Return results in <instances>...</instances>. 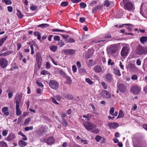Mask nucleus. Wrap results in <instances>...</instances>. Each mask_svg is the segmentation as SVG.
Wrapping results in <instances>:
<instances>
[{
    "label": "nucleus",
    "instance_id": "412c9836",
    "mask_svg": "<svg viewBox=\"0 0 147 147\" xmlns=\"http://www.w3.org/2000/svg\"><path fill=\"white\" fill-rule=\"evenodd\" d=\"M113 71L115 74L118 76H120L121 75L119 69L117 68H114L113 69Z\"/></svg>",
    "mask_w": 147,
    "mask_h": 147
},
{
    "label": "nucleus",
    "instance_id": "6ab92c4d",
    "mask_svg": "<svg viewBox=\"0 0 147 147\" xmlns=\"http://www.w3.org/2000/svg\"><path fill=\"white\" fill-rule=\"evenodd\" d=\"M18 144L20 146L23 147L26 146L27 144L26 142L20 140L19 141Z\"/></svg>",
    "mask_w": 147,
    "mask_h": 147
},
{
    "label": "nucleus",
    "instance_id": "49530a36",
    "mask_svg": "<svg viewBox=\"0 0 147 147\" xmlns=\"http://www.w3.org/2000/svg\"><path fill=\"white\" fill-rule=\"evenodd\" d=\"M95 139L96 141L98 142L101 140V137L99 135H97L96 136Z\"/></svg>",
    "mask_w": 147,
    "mask_h": 147
},
{
    "label": "nucleus",
    "instance_id": "5fc2aeb1",
    "mask_svg": "<svg viewBox=\"0 0 147 147\" xmlns=\"http://www.w3.org/2000/svg\"><path fill=\"white\" fill-rule=\"evenodd\" d=\"M30 9L33 11H34L36 9L37 7L35 6H31L30 7Z\"/></svg>",
    "mask_w": 147,
    "mask_h": 147
},
{
    "label": "nucleus",
    "instance_id": "e433bc0d",
    "mask_svg": "<svg viewBox=\"0 0 147 147\" xmlns=\"http://www.w3.org/2000/svg\"><path fill=\"white\" fill-rule=\"evenodd\" d=\"M65 98H68L69 99H72L73 98V97L72 95L70 94H68L65 96Z\"/></svg>",
    "mask_w": 147,
    "mask_h": 147
},
{
    "label": "nucleus",
    "instance_id": "4c0bfd02",
    "mask_svg": "<svg viewBox=\"0 0 147 147\" xmlns=\"http://www.w3.org/2000/svg\"><path fill=\"white\" fill-rule=\"evenodd\" d=\"M110 5V2L108 0L105 1L104 2V5L105 6H107V7H108Z\"/></svg>",
    "mask_w": 147,
    "mask_h": 147
},
{
    "label": "nucleus",
    "instance_id": "bb28decb",
    "mask_svg": "<svg viewBox=\"0 0 147 147\" xmlns=\"http://www.w3.org/2000/svg\"><path fill=\"white\" fill-rule=\"evenodd\" d=\"M49 26V25L47 24H42L38 25L37 26L38 28L40 27L41 28H44L48 27Z\"/></svg>",
    "mask_w": 147,
    "mask_h": 147
},
{
    "label": "nucleus",
    "instance_id": "4d7b16f0",
    "mask_svg": "<svg viewBox=\"0 0 147 147\" xmlns=\"http://www.w3.org/2000/svg\"><path fill=\"white\" fill-rule=\"evenodd\" d=\"M58 44L61 47H62L63 46L65 45L64 42L62 40H60L58 43Z\"/></svg>",
    "mask_w": 147,
    "mask_h": 147
},
{
    "label": "nucleus",
    "instance_id": "a211bd4d",
    "mask_svg": "<svg viewBox=\"0 0 147 147\" xmlns=\"http://www.w3.org/2000/svg\"><path fill=\"white\" fill-rule=\"evenodd\" d=\"M15 137V135L13 133H11L9 135L6 139L7 141H10L13 140Z\"/></svg>",
    "mask_w": 147,
    "mask_h": 147
},
{
    "label": "nucleus",
    "instance_id": "473e14b6",
    "mask_svg": "<svg viewBox=\"0 0 147 147\" xmlns=\"http://www.w3.org/2000/svg\"><path fill=\"white\" fill-rule=\"evenodd\" d=\"M0 146L1 147H7V143L2 141L0 142Z\"/></svg>",
    "mask_w": 147,
    "mask_h": 147
},
{
    "label": "nucleus",
    "instance_id": "0eeeda50",
    "mask_svg": "<svg viewBox=\"0 0 147 147\" xmlns=\"http://www.w3.org/2000/svg\"><path fill=\"white\" fill-rule=\"evenodd\" d=\"M124 8L128 11H131L134 9V6L132 3L130 2L126 3L124 5Z\"/></svg>",
    "mask_w": 147,
    "mask_h": 147
},
{
    "label": "nucleus",
    "instance_id": "680f3d73",
    "mask_svg": "<svg viewBox=\"0 0 147 147\" xmlns=\"http://www.w3.org/2000/svg\"><path fill=\"white\" fill-rule=\"evenodd\" d=\"M46 67L47 68L49 69L51 67L50 65L49 62H47L46 65Z\"/></svg>",
    "mask_w": 147,
    "mask_h": 147
},
{
    "label": "nucleus",
    "instance_id": "72a5a7b5",
    "mask_svg": "<svg viewBox=\"0 0 147 147\" xmlns=\"http://www.w3.org/2000/svg\"><path fill=\"white\" fill-rule=\"evenodd\" d=\"M62 124L65 126L66 127L67 125V123L65 121V119L63 118H62Z\"/></svg>",
    "mask_w": 147,
    "mask_h": 147
},
{
    "label": "nucleus",
    "instance_id": "6e6552de",
    "mask_svg": "<svg viewBox=\"0 0 147 147\" xmlns=\"http://www.w3.org/2000/svg\"><path fill=\"white\" fill-rule=\"evenodd\" d=\"M36 59L38 67H39L41 64L42 58L40 53H37L36 54Z\"/></svg>",
    "mask_w": 147,
    "mask_h": 147
},
{
    "label": "nucleus",
    "instance_id": "e2e57ef3",
    "mask_svg": "<svg viewBox=\"0 0 147 147\" xmlns=\"http://www.w3.org/2000/svg\"><path fill=\"white\" fill-rule=\"evenodd\" d=\"M48 72L45 70H43L41 72V74L42 75H45L46 74H48Z\"/></svg>",
    "mask_w": 147,
    "mask_h": 147
},
{
    "label": "nucleus",
    "instance_id": "2f4dec72",
    "mask_svg": "<svg viewBox=\"0 0 147 147\" xmlns=\"http://www.w3.org/2000/svg\"><path fill=\"white\" fill-rule=\"evenodd\" d=\"M50 48L51 50L55 52L56 51L57 49V47L56 46L54 45L50 47Z\"/></svg>",
    "mask_w": 147,
    "mask_h": 147
},
{
    "label": "nucleus",
    "instance_id": "f3484780",
    "mask_svg": "<svg viewBox=\"0 0 147 147\" xmlns=\"http://www.w3.org/2000/svg\"><path fill=\"white\" fill-rule=\"evenodd\" d=\"M2 111L5 116H8L9 114L8 111V108L7 107H3L2 109Z\"/></svg>",
    "mask_w": 147,
    "mask_h": 147
},
{
    "label": "nucleus",
    "instance_id": "ea45409f",
    "mask_svg": "<svg viewBox=\"0 0 147 147\" xmlns=\"http://www.w3.org/2000/svg\"><path fill=\"white\" fill-rule=\"evenodd\" d=\"M80 5L82 8H85L86 6V4L84 2H81L80 3Z\"/></svg>",
    "mask_w": 147,
    "mask_h": 147
},
{
    "label": "nucleus",
    "instance_id": "69168bd1",
    "mask_svg": "<svg viewBox=\"0 0 147 147\" xmlns=\"http://www.w3.org/2000/svg\"><path fill=\"white\" fill-rule=\"evenodd\" d=\"M18 134L21 136L22 137H25V135L23 134L22 131H20L19 132Z\"/></svg>",
    "mask_w": 147,
    "mask_h": 147
},
{
    "label": "nucleus",
    "instance_id": "864d4df0",
    "mask_svg": "<svg viewBox=\"0 0 147 147\" xmlns=\"http://www.w3.org/2000/svg\"><path fill=\"white\" fill-rule=\"evenodd\" d=\"M8 131L7 130H3L2 132V134L3 136H6L7 134Z\"/></svg>",
    "mask_w": 147,
    "mask_h": 147
},
{
    "label": "nucleus",
    "instance_id": "7c9ffc66",
    "mask_svg": "<svg viewBox=\"0 0 147 147\" xmlns=\"http://www.w3.org/2000/svg\"><path fill=\"white\" fill-rule=\"evenodd\" d=\"M17 10V15L19 17V18L20 19H22L23 17L24 16L22 14V13L20 12L19 10Z\"/></svg>",
    "mask_w": 147,
    "mask_h": 147
},
{
    "label": "nucleus",
    "instance_id": "f8f14e48",
    "mask_svg": "<svg viewBox=\"0 0 147 147\" xmlns=\"http://www.w3.org/2000/svg\"><path fill=\"white\" fill-rule=\"evenodd\" d=\"M55 142V139L53 137H50L48 138L46 142H45L48 145H51L53 144Z\"/></svg>",
    "mask_w": 147,
    "mask_h": 147
},
{
    "label": "nucleus",
    "instance_id": "9d476101",
    "mask_svg": "<svg viewBox=\"0 0 147 147\" xmlns=\"http://www.w3.org/2000/svg\"><path fill=\"white\" fill-rule=\"evenodd\" d=\"M140 88L136 86H133L131 89V92L135 94H138L140 92Z\"/></svg>",
    "mask_w": 147,
    "mask_h": 147
},
{
    "label": "nucleus",
    "instance_id": "f03ea898",
    "mask_svg": "<svg viewBox=\"0 0 147 147\" xmlns=\"http://www.w3.org/2000/svg\"><path fill=\"white\" fill-rule=\"evenodd\" d=\"M118 49L117 46L115 45H111L107 49L108 53L110 55H112L116 53Z\"/></svg>",
    "mask_w": 147,
    "mask_h": 147
},
{
    "label": "nucleus",
    "instance_id": "423d86ee",
    "mask_svg": "<svg viewBox=\"0 0 147 147\" xmlns=\"http://www.w3.org/2000/svg\"><path fill=\"white\" fill-rule=\"evenodd\" d=\"M129 49L128 47L125 46L123 47L121 52V55L122 57H124L127 55Z\"/></svg>",
    "mask_w": 147,
    "mask_h": 147
},
{
    "label": "nucleus",
    "instance_id": "c03bdc74",
    "mask_svg": "<svg viewBox=\"0 0 147 147\" xmlns=\"http://www.w3.org/2000/svg\"><path fill=\"white\" fill-rule=\"evenodd\" d=\"M30 120V118H28L26 119L25 120L24 124V125L27 124L29 123Z\"/></svg>",
    "mask_w": 147,
    "mask_h": 147
},
{
    "label": "nucleus",
    "instance_id": "c9c22d12",
    "mask_svg": "<svg viewBox=\"0 0 147 147\" xmlns=\"http://www.w3.org/2000/svg\"><path fill=\"white\" fill-rule=\"evenodd\" d=\"M2 1L5 3L6 5H10L11 3V1L9 0H3Z\"/></svg>",
    "mask_w": 147,
    "mask_h": 147
},
{
    "label": "nucleus",
    "instance_id": "ddd939ff",
    "mask_svg": "<svg viewBox=\"0 0 147 147\" xmlns=\"http://www.w3.org/2000/svg\"><path fill=\"white\" fill-rule=\"evenodd\" d=\"M119 90L122 93L125 92L126 90V88L125 86L123 84H120L118 86Z\"/></svg>",
    "mask_w": 147,
    "mask_h": 147
},
{
    "label": "nucleus",
    "instance_id": "a19ab883",
    "mask_svg": "<svg viewBox=\"0 0 147 147\" xmlns=\"http://www.w3.org/2000/svg\"><path fill=\"white\" fill-rule=\"evenodd\" d=\"M86 82L90 85H92L93 84V82L89 78H86Z\"/></svg>",
    "mask_w": 147,
    "mask_h": 147
},
{
    "label": "nucleus",
    "instance_id": "f704fd0d",
    "mask_svg": "<svg viewBox=\"0 0 147 147\" xmlns=\"http://www.w3.org/2000/svg\"><path fill=\"white\" fill-rule=\"evenodd\" d=\"M16 114L17 116H19L21 115L22 112L20 109H16Z\"/></svg>",
    "mask_w": 147,
    "mask_h": 147
},
{
    "label": "nucleus",
    "instance_id": "b1692460",
    "mask_svg": "<svg viewBox=\"0 0 147 147\" xmlns=\"http://www.w3.org/2000/svg\"><path fill=\"white\" fill-rule=\"evenodd\" d=\"M66 78L67 81L65 82V84H68L70 85L72 82V80L71 78L69 76H66Z\"/></svg>",
    "mask_w": 147,
    "mask_h": 147
},
{
    "label": "nucleus",
    "instance_id": "de8ad7c7",
    "mask_svg": "<svg viewBox=\"0 0 147 147\" xmlns=\"http://www.w3.org/2000/svg\"><path fill=\"white\" fill-rule=\"evenodd\" d=\"M101 84L105 89H107V86L105 82H101Z\"/></svg>",
    "mask_w": 147,
    "mask_h": 147
},
{
    "label": "nucleus",
    "instance_id": "a878e982",
    "mask_svg": "<svg viewBox=\"0 0 147 147\" xmlns=\"http://www.w3.org/2000/svg\"><path fill=\"white\" fill-rule=\"evenodd\" d=\"M34 35L35 36L38 37L37 39L38 40H40L41 39V34L38 31H36L34 32Z\"/></svg>",
    "mask_w": 147,
    "mask_h": 147
},
{
    "label": "nucleus",
    "instance_id": "3c124183",
    "mask_svg": "<svg viewBox=\"0 0 147 147\" xmlns=\"http://www.w3.org/2000/svg\"><path fill=\"white\" fill-rule=\"evenodd\" d=\"M75 41V40L74 39H72L71 38H70L67 40V42L69 43H72L74 42Z\"/></svg>",
    "mask_w": 147,
    "mask_h": 147
},
{
    "label": "nucleus",
    "instance_id": "f257e3e1",
    "mask_svg": "<svg viewBox=\"0 0 147 147\" xmlns=\"http://www.w3.org/2000/svg\"><path fill=\"white\" fill-rule=\"evenodd\" d=\"M136 52L139 55H145L147 53V49L145 47L139 45L136 48Z\"/></svg>",
    "mask_w": 147,
    "mask_h": 147
},
{
    "label": "nucleus",
    "instance_id": "1a4fd4ad",
    "mask_svg": "<svg viewBox=\"0 0 147 147\" xmlns=\"http://www.w3.org/2000/svg\"><path fill=\"white\" fill-rule=\"evenodd\" d=\"M101 95L102 96L105 98H110L111 97V94L109 92L105 90L101 92Z\"/></svg>",
    "mask_w": 147,
    "mask_h": 147
},
{
    "label": "nucleus",
    "instance_id": "5701e85b",
    "mask_svg": "<svg viewBox=\"0 0 147 147\" xmlns=\"http://www.w3.org/2000/svg\"><path fill=\"white\" fill-rule=\"evenodd\" d=\"M22 97V96L18 94L16 95L15 97V100L16 102H21Z\"/></svg>",
    "mask_w": 147,
    "mask_h": 147
},
{
    "label": "nucleus",
    "instance_id": "cd10ccee",
    "mask_svg": "<svg viewBox=\"0 0 147 147\" xmlns=\"http://www.w3.org/2000/svg\"><path fill=\"white\" fill-rule=\"evenodd\" d=\"M13 52L12 51H7L4 53H3V56H6L11 54Z\"/></svg>",
    "mask_w": 147,
    "mask_h": 147
},
{
    "label": "nucleus",
    "instance_id": "774afa93",
    "mask_svg": "<svg viewBox=\"0 0 147 147\" xmlns=\"http://www.w3.org/2000/svg\"><path fill=\"white\" fill-rule=\"evenodd\" d=\"M13 95V94L12 92H10L8 93V96L9 98H10L12 97Z\"/></svg>",
    "mask_w": 147,
    "mask_h": 147
},
{
    "label": "nucleus",
    "instance_id": "20e7f679",
    "mask_svg": "<svg viewBox=\"0 0 147 147\" xmlns=\"http://www.w3.org/2000/svg\"><path fill=\"white\" fill-rule=\"evenodd\" d=\"M8 61L3 58L0 59V66L3 69L5 68L8 65Z\"/></svg>",
    "mask_w": 147,
    "mask_h": 147
},
{
    "label": "nucleus",
    "instance_id": "4468645a",
    "mask_svg": "<svg viewBox=\"0 0 147 147\" xmlns=\"http://www.w3.org/2000/svg\"><path fill=\"white\" fill-rule=\"evenodd\" d=\"M108 125L111 129H115L119 126V125L116 123H108Z\"/></svg>",
    "mask_w": 147,
    "mask_h": 147
},
{
    "label": "nucleus",
    "instance_id": "338daca9",
    "mask_svg": "<svg viewBox=\"0 0 147 147\" xmlns=\"http://www.w3.org/2000/svg\"><path fill=\"white\" fill-rule=\"evenodd\" d=\"M81 142L82 143L84 144H88V142L87 141V140H86L82 139V140H81Z\"/></svg>",
    "mask_w": 147,
    "mask_h": 147
},
{
    "label": "nucleus",
    "instance_id": "dca6fc26",
    "mask_svg": "<svg viewBox=\"0 0 147 147\" xmlns=\"http://www.w3.org/2000/svg\"><path fill=\"white\" fill-rule=\"evenodd\" d=\"M102 5H98L95 7L92 10V12L93 13H94L96 11L101 9L103 8Z\"/></svg>",
    "mask_w": 147,
    "mask_h": 147
},
{
    "label": "nucleus",
    "instance_id": "79ce46f5",
    "mask_svg": "<svg viewBox=\"0 0 147 147\" xmlns=\"http://www.w3.org/2000/svg\"><path fill=\"white\" fill-rule=\"evenodd\" d=\"M68 4V2H63L61 4V5L62 7H65L67 6Z\"/></svg>",
    "mask_w": 147,
    "mask_h": 147
},
{
    "label": "nucleus",
    "instance_id": "7ed1b4c3",
    "mask_svg": "<svg viewBox=\"0 0 147 147\" xmlns=\"http://www.w3.org/2000/svg\"><path fill=\"white\" fill-rule=\"evenodd\" d=\"M49 84L51 88L55 90L58 89L59 87V83L55 81L51 80L49 82Z\"/></svg>",
    "mask_w": 147,
    "mask_h": 147
},
{
    "label": "nucleus",
    "instance_id": "aec40b11",
    "mask_svg": "<svg viewBox=\"0 0 147 147\" xmlns=\"http://www.w3.org/2000/svg\"><path fill=\"white\" fill-rule=\"evenodd\" d=\"M94 70L97 73H99L102 70V69L101 67L96 65L94 68Z\"/></svg>",
    "mask_w": 147,
    "mask_h": 147
},
{
    "label": "nucleus",
    "instance_id": "6e6d98bb",
    "mask_svg": "<svg viewBox=\"0 0 147 147\" xmlns=\"http://www.w3.org/2000/svg\"><path fill=\"white\" fill-rule=\"evenodd\" d=\"M72 70L74 72H75L77 71V68L76 66L75 65H73L72 67Z\"/></svg>",
    "mask_w": 147,
    "mask_h": 147
},
{
    "label": "nucleus",
    "instance_id": "0e129e2a",
    "mask_svg": "<svg viewBox=\"0 0 147 147\" xmlns=\"http://www.w3.org/2000/svg\"><path fill=\"white\" fill-rule=\"evenodd\" d=\"M30 47L31 50V54L32 55H33L34 53L33 47L32 45H30Z\"/></svg>",
    "mask_w": 147,
    "mask_h": 147
},
{
    "label": "nucleus",
    "instance_id": "052dcab7",
    "mask_svg": "<svg viewBox=\"0 0 147 147\" xmlns=\"http://www.w3.org/2000/svg\"><path fill=\"white\" fill-rule=\"evenodd\" d=\"M21 102H16V109H19L20 107V103Z\"/></svg>",
    "mask_w": 147,
    "mask_h": 147
},
{
    "label": "nucleus",
    "instance_id": "393cba45",
    "mask_svg": "<svg viewBox=\"0 0 147 147\" xmlns=\"http://www.w3.org/2000/svg\"><path fill=\"white\" fill-rule=\"evenodd\" d=\"M141 42L142 44H144L147 41V36H142L141 37L140 39Z\"/></svg>",
    "mask_w": 147,
    "mask_h": 147
},
{
    "label": "nucleus",
    "instance_id": "39448f33",
    "mask_svg": "<svg viewBox=\"0 0 147 147\" xmlns=\"http://www.w3.org/2000/svg\"><path fill=\"white\" fill-rule=\"evenodd\" d=\"M83 125L86 129L88 130H92L93 128L92 124L88 122H85L83 123Z\"/></svg>",
    "mask_w": 147,
    "mask_h": 147
},
{
    "label": "nucleus",
    "instance_id": "bf43d9fd",
    "mask_svg": "<svg viewBox=\"0 0 147 147\" xmlns=\"http://www.w3.org/2000/svg\"><path fill=\"white\" fill-rule=\"evenodd\" d=\"M7 9L8 11L10 12H11L12 11L13 8L11 6H8L7 7Z\"/></svg>",
    "mask_w": 147,
    "mask_h": 147
},
{
    "label": "nucleus",
    "instance_id": "58836bf2",
    "mask_svg": "<svg viewBox=\"0 0 147 147\" xmlns=\"http://www.w3.org/2000/svg\"><path fill=\"white\" fill-rule=\"evenodd\" d=\"M33 128L32 126H31L30 127H27L25 128L24 130L26 131H28L29 130H32L33 129Z\"/></svg>",
    "mask_w": 147,
    "mask_h": 147
},
{
    "label": "nucleus",
    "instance_id": "9b49d317",
    "mask_svg": "<svg viewBox=\"0 0 147 147\" xmlns=\"http://www.w3.org/2000/svg\"><path fill=\"white\" fill-rule=\"evenodd\" d=\"M63 52L66 55H73L76 52L74 50L72 49H64L63 50Z\"/></svg>",
    "mask_w": 147,
    "mask_h": 147
},
{
    "label": "nucleus",
    "instance_id": "4be33fe9",
    "mask_svg": "<svg viewBox=\"0 0 147 147\" xmlns=\"http://www.w3.org/2000/svg\"><path fill=\"white\" fill-rule=\"evenodd\" d=\"M8 38L7 36H5V37L0 39V46H1L3 45L5 41Z\"/></svg>",
    "mask_w": 147,
    "mask_h": 147
},
{
    "label": "nucleus",
    "instance_id": "8fccbe9b",
    "mask_svg": "<svg viewBox=\"0 0 147 147\" xmlns=\"http://www.w3.org/2000/svg\"><path fill=\"white\" fill-rule=\"evenodd\" d=\"M131 78L133 80H137L138 79V76L136 75H133L131 76Z\"/></svg>",
    "mask_w": 147,
    "mask_h": 147
},
{
    "label": "nucleus",
    "instance_id": "09e8293b",
    "mask_svg": "<svg viewBox=\"0 0 147 147\" xmlns=\"http://www.w3.org/2000/svg\"><path fill=\"white\" fill-rule=\"evenodd\" d=\"M36 83L39 86L41 87H43L44 86L40 82H39L38 80H36Z\"/></svg>",
    "mask_w": 147,
    "mask_h": 147
},
{
    "label": "nucleus",
    "instance_id": "2eb2a0df",
    "mask_svg": "<svg viewBox=\"0 0 147 147\" xmlns=\"http://www.w3.org/2000/svg\"><path fill=\"white\" fill-rule=\"evenodd\" d=\"M105 79L106 80L109 82H111L113 80L112 75L110 74H108L106 75Z\"/></svg>",
    "mask_w": 147,
    "mask_h": 147
},
{
    "label": "nucleus",
    "instance_id": "603ef678",
    "mask_svg": "<svg viewBox=\"0 0 147 147\" xmlns=\"http://www.w3.org/2000/svg\"><path fill=\"white\" fill-rule=\"evenodd\" d=\"M54 39L55 41L60 40V38L59 36H55L54 37Z\"/></svg>",
    "mask_w": 147,
    "mask_h": 147
},
{
    "label": "nucleus",
    "instance_id": "c85d7f7f",
    "mask_svg": "<svg viewBox=\"0 0 147 147\" xmlns=\"http://www.w3.org/2000/svg\"><path fill=\"white\" fill-rule=\"evenodd\" d=\"M83 117L84 118H86L87 120H90V118L92 117V115L89 113H88L86 115H84L83 116Z\"/></svg>",
    "mask_w": 147,
    "mask_h": 147
},
{
    "label": "nucleus",
    "instance_id": "c756f323",
    "mask_svg": "<svg viewBox=\"0 0 147 147\" xmlns=\"http://www.w3.org/2000/svg\"><path fill=\"white\" fill-rule=\"evenodd\" d=\"M124 114L122 110H120L119 111L118 115L117 117V118H119L123 117L124 116Z\"/></svg>",
    "mask_w": 147,
    "mask_h": 147
},
{
    "label": "nucleus",
    "instance_id": "37998d69",
    "mask_svg": "<svg viewBox=\"0 0 147 147\" xmlns=\"http://www.w3.org/2000/svg\"><path fill=\"white\" fill-rule=\"evenodd\" d=\"M114 108L113 107H112L110 109L109 113L112 115H113V113L114 111Z\"/></svg>",
    "mask_w": 147,
    "mask_h": 147
},
{
    "label": "nucleus",
    "instance_id": "a18cd8bd",
    "mask_svg": "<svg viewBox=\"0 0 147 147\" xmlns=\"http://www.w3.org/2000/svg\"><path fill=\"white\" fill-rule=\"evenodd\" d=\"M52 31L53 32H65L64 30H61L58 29H54L52 30Z\"/></svg>",
    "mask_w": 147,
    "mask_h": 147
},
{
    "label": "nucleus",
    "instance_id": "13d9d810",
    "mask_svg": "<svg viewBox=\"0 0 147 147\" xmlns=\"http://www.w3.org/2000/svg\"><path fill=\"white\" fill-rule=\"evenodd\" d=\"M85 21V19L84 17H81L80 18V21L81 23H83Z\"/></svg>",
    "mask_w": 147,
    "mask_h": 147
}]
</instances>
